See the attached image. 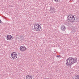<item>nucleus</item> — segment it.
Wrapping results in <instances>:
<instances>
[{
  "instance_id": "4468645a",
  "label": "nucleus",
  "mask_w": 79,
  "mask_h": 79,
  "mask_svg": "<svg viewBox=\"0 0 79 79\" xmlns=\"http://www.w3.org/2000/svg\"><path fill=\"white\" fill-rule=\"evenodd\" d=\"M0 23H2V20L1 19H0Z\"/></svg>"
},
{
  "instance_id": "20e7f679",
  "label": "nucleus",
  "mask_w": 79,
  "mask_h": 79,
  "mask_svg": "<svg viewBox=\"0 0 79 79\" xmlns=\"http://www.w3.org/2000/svg\"><path fill=\"white\" fill-rule=\"evenodd\" d=\"M11 56L12 58H13V59H14L15 60H16V59L17 58V57L18 56L17 54H16V52H13L11 53Z\"/></svg>"
},
{
  "instance_id": "0eeeda50",
  "label": "nucleus",
  "mask_w": 79,
  "mask_h": 79,
  "mask_svg": "<svg viewBox=\"0 0 79 79\" xmlns=\"http://www.w3.org/2000/svg\"><path fill=\"white\" fill-rule=\"evenodd\" d=\"M12 38V36L10 35H9L7 36V40H11Z\"/></svg>"
},
{
  "instance_id": "7ed1b4c3",
  "label": "nucleus",
  "mask_w": 79,
  "mask_h": 79,
  "mask_svg": "<svg viewBox=\"0 0 79 79\" xmlns=\"http://www.w3.org/2000/svg\"><path fill=\"white\" fill-rule=\"evenodd\" d=\"M34 27V31H40V29H41V26L37 23L35 24Z\"/></svg>"
},
{
  "instance_id": "f8f14e48",
  "label": "nucleus",
  "mask_w": 79,
  "mask_h": 79,
  "mask_svg": "<svg viewBox=\"0 0 79 79\" xmlns=\"http://www.w3.org/2000/svg\"><path fill=\"white\" fill-rule=\"evenodd\" d=\"M54 1H55L56 2H60V0H54Z\"/></svg>"
},
{
  "instance_id": "ddd939ff",
  "label": "nucleus",
  "mask_w": 79,
  "mask_h": 79,
  "mask_svg": "<svg viewBox=\"0 0 79 79\" xmlns=\"http://www.w3.org/2000/svg\"><path fill=\"white\" fill-rule=\"evenodd\" d=\"M56 57H57V58H59V57H60V55H57V56H56Z\"/></svg>"
},
{
  "instance_id": "dca6fc26",
  "label": "nucleus",
  "mask_w": 79,
  "mask_h": 79,
  "mask_svg": "<svg viewBox=\"0 0 79 79\" xmlns=\"http://www.w3.org/2000/svg\"><path fill=\"white\" fill-rule=\"evenodd\" d=\"M40 26H42V24H40Z\"/></svg>"
},
{
  "instance_id": "423d86ee",
  "label": "nucleus",
  "mask_w": 79,
  "mask_h": 79,
  "mask_svg": "<svg viewBox=\"0 0 79 79\" xmlns=\"http://www.w3.org/2000/svg\"><path fill=\"white\" fill-rule=\"evenodd\" d=\"M60 29H61L62 31H65L66 30V27L64 25L61 26L60 28Z\"/></svg>"
},
{
  "instance_id": "f257e3e1",
  "label": "nucleus",
  "mask_w": 79,
  "mask_h": 79,
  "mask_svg": "<svg viewBox=\"0 0 79 79\" xmlns=\"http://www.w3.org/2000/svg\"><path fill=\"white\" fill-rule=\"evenodd\" d=\"M66 61H67V63H66L67 66L69 65V66H71L73 65V64H74L75 63H76L77 60L76 57H75L74 59L73 58L70 57L67 59Z\"/></svg>"
},
{
  "instance_id": "6e6552de",
  "label": "nucleus",
  "mask_w": 79,
  "mask_h": 79,
  "mask_svg": "<svg viewBox=\"0 0 79 79\" xmlns=\"http://www.w3.org/2000/svg\"><path fill=\"white\" fill-rule=\"evenodd\" d=\"M26 79H32V77L31 75H28L26 77Z\"/></svg>"
},
{
  "instance_id": "39448f33",
  "label": "nucleus",
  "mask_w": 79,
  "mask_h": 79,
  "mask_svg": "<svg viewBox=\"0 0 79 79\" xmlns=\"http://www.w3.org/2000/svg\"><path fill=\"white\" fill-rule=\"evenodd\" d=\"M20 50L21 52H24V51H26V48L25 47V46H22L20 48Z\"/></svg>"
},
{
  "instance_id": "2eb2a0df",
  "label": "nucleus",
  "mask_w": 79,
  "mask_h": 79,
  "mask_svg": "<svg viewBox=\"0 0 79 79\" xmlns=\"http://www.w3.org/2000/svg\"><path fill=\"white\" fill-rule=\"evenodd\" d=\"M76 29H77L76 28H75V31H77V30Z\"/></svg>"
},
{
  "instance_id": "9b49d317",
  "label": "nucleus",
  "mask_w": 79,
  "mask_h": 79,
  "mask_svg": "<svg viewBox=\"0 0 79 79\" xmlns=\"http://www.w3.org/2000/svg\"><path fill=\"white\" fill-rule=\"evenodd\" d=\"M18 38L19 39L21 40V39H22V38L21 37V36H19Z\"/></svg>"
},
{
  "instance_id": "f03ea898",
  "label": "nucleus",
  "mask_w": 79,
  "mask_h": 79,
  "mask_svg": "<svg viewBox=\"0 0 79 79\" xmlns=\"http://www.w3.org/2000/svg\"><path fill=\"white\" fill-rule=\"evenodd\" d=\"M68 19H67V21L69 22H71V23H73L75 20V18H74V16L73 15H69L68 17L67 15Z\"/></svg>"
},
{
  "instance_id": "1a4fd4ad",
  "label": "nucleus",
  "mask_w": 79,
  "mask_h": 79,
  "mask_svg": "<svg viewBox=\"0 0 79 79\" xmlns=\"http://www.w3.org/2000/svg\"><path fill=\"white\" fill-rule=\"evenodd\" d=\"M50 10H52V13L54 11H55V8H54V7H51V9Z\"/></svg>"
},
{
  "instance_id": "9d476101",
  "label": "nucleus",
  "mask_w": 79,
  "mask_h": 79,
  "mask_svg": "<svg viewBox=\"0 0 79 79\" xmlns=\"http://www.w3.org/2000/svg\"><path fill=\"white\" fill-rule=\"evenodd\" d=\"M75 79H79V75H76L75 77Z\"/></svg>"
}]
</instances>
